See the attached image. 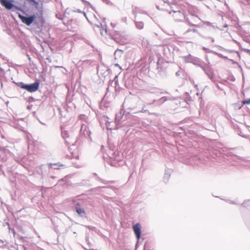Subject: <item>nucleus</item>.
<instances>
[{
    "label": "nucleus",
    "mask_w": 250,
    "mask_h": 250,
    "mask_svg": "<svg viewBox=\"0 0 250 250\" xmlns=\"http://www.w3.org/2000/svg\"><path fill=\"white\" fill-rule=\"evenodd\" d=\"M182 58L185 62L192 63L194 65H197L199 66L200 65V64H199V59L191 55L190 54H188L187 56H183L182 57Z\"/></svg>",
    "instance_id": "obj_1"
},
{
    "label": "nucleus",
    "mask_w": 250,
    "mask_h": 250,
    "mask_svg": "<svg viewBox=\"0 0 250 250\" xmlns=\"http://www.w3.org/2000/svg\"><path fill=\"white\" fill-rule=\"evenodd\" d=\"M146 16L144 15H135V24L136 28L138 29H142L144 28V22L140 20H144Z\"/></svg>",
    "instance_id": "obj_2"
},
{
    "label": "nucleus",
    "mask_w": 250,
    "mask_h": 250,
    "mask_svg": "<svg viewBox=\"0 0 250 250\" xmlns=\"http://www.w3.org/2000/svg\"><path fill=\"white\" fill-rule=\"evenodd\" d=\"M14 1V0H0L1 4L7 10H11L13 8L19 10L20 8L13 4Z\"/></svg>",
    "instance_id": "obj_3"
},
{
    "label": "nucleus",
    "mask_w": 250,
    "mask_h": 250,
    "mask_svg": "<svg viewBox=\"0 0 250 250\" xmlns=\"http://www.w3.org/2000/svg\"><path fill=\"white\" fill-rule=\"evenodd\" d=\"M18 16L22 22L26 24L27 25H31L36 18L35 15H33L30 17H25L19 14Z\"/></svg>",
    "instance_id": "obj_4"
},
{
    "label": "nucleus",
    "mask_w": 250,
    "mask_h": 250,
    "mask_svg": "<svg viewBox=\"0 0 250 250\" xmlns=\"http://www.w3.org/2000/svg\"><path fill=\"white\" fill-rule=\"evenodd\" d=\"M40 83L38 82H36L33 83L26 84L25 89L30 92L36 91L39 87Z\"/></svg>",
    "instance_id": "obj_5"
},
{
    "label": "nucleus",
    "mask_w": 250,
    "mask_h": 250,
    "mask_svg": "<svg viewBox=\"0 0 250 250\" xmlns=\"http://www.w3.org/2000/svg\"><path fill=\"white\" fill-rule=\"evenodd\" d=\"M81 133L85 137H89L90 135V131L88 129L86 124H82L80 130Z\"/></svg>",
    "instance_id": "obj_6"
},
{
    "label": "nucleus",
    "mask_w": 250,
    "mask_h": 250,
    "mask_svg": "<svg viewBox=\"0 0 250 250\" xmlns=\"http://www.w3.org/2000/svg\"><path fill=\"white\" fill-rule=\"evenodd\" d=\"M141 226L139 223L136 224L133 226V230L138 239H139L141 237Z\"/></svg>",
    "instance_id": "obj_7"
},
{
    "label": "nucleus",
    "mask_w": 250,
    "mask_h": 250,
    "mask_svg": "<svg viewBox=\"0 0 250 250\" xmlns=\"http://www.w3.org/2000/svg\"><path fill=\"white\" fill-rule=\"evenodd\" d=\"M75 210L77 213L82 217H85L86 215L85 211L83 208H81L79 204H77L75 207Z\"/></svg>",
    "instance_id": "obj_8"
},
{
    "label": "nucleus",
    "mask_w": 250,
    "mask_h": 250,
    "mask_svg": "<svg viewBox=\"0 0 250 250\" xmlns=\"http://www.w3.org/2000/svg\"><path fill=\"white\" fill-rule=\"evenodd\" d=\"M205 71V73L208 76L209 78L212 81H214L213 74L212 71L209 68H206L202 65H200Z\"/></svg>",
    "instance_id": "obj_9"
},
{
    "label": "nucleus",
    "mask_w": 250,
    "mask_h": 250,
    "mask_svg": "<svg viewBox=\"0 0 250 250\" xmlns=\"http://www.w3.org/2000/svg\"><path fill=\"white\" fill-rule=\"evenodd\" d=\"M170 172L167 170H166L164 176V180L165 182H167L168 181V180L170 177Z\"/></svg>",
    "instance_id": "obj_10"
},
{
    "label": "nucleus",
    "mask_w": 250,
    "mask_h": 250,
    "mask_svg": "<svg viewBox=\"0 0 250 250\" xmlns=\"http://www.w3.org/2000/svg\"><path fill=\"white\" fill-rule=\"evenodd\" d=\"M26 1L31 5H35L36 8H37L39 5V2L35 0H26Z\"/></svg>",
    "instance_id": "obj_11"
},
{
    "label": "nucleus",
    "mask_w": 250,
    "mask_h": 250,
    "mask_svg": "<svg viewBox=\"0 0 250 250\" xmlns=\"http://www.w3.org/2000/svg\"><path fill=\"white\" fill-rule=\"evenodd\" d=\"M9 69V66L7 64H4L3 65L0 64V70L1 71H5L8 70Z\"/></svg>",
    "instance_id": "obj_12"
},
{
    "label": "nucleus",
    "mask_w": 250,
    "mask_h": 250,
    "mask_svg": "<svg viewBox=\"0 0 250 250\" xmlns=\"http://www.w3.org/2000/svg\"><path fill=\"white\" fill-rule=\"evenodd\" d=\"M49 165L50 167L54 169H58L59 167L62 166V165H60L59 164H52L50 163L49 164Z\"/></svg>",
    "instance_id": "obj_13"
},
{
    "label": "nucleus",
    "mask_w": 250,
    "mask_h": 250,
    "mask_svg": "<svg viewBox=\"0 0 250 250\" xmlns=\"http://www.w3.org/2000/svg\"><path fill=\"white\" fill-rule=\"evenodd\" d=\"M27 84H25L22 82H19L17 83V85L22 89H25Z\"/></svg>",
    "instance_id": "obj_14"
},
{
    "label": "nucleus",
    "mask_w": 250,
    "mask_h": 250,
    "mask_svg": "<svg viewBox=\"0 0 250 250\" xmlns=\"http://www.w3.org/2000/svg\"><path fill=\"white\" fill-rule=\"evenodd\" d=\"M115 120L117 123V125H119V121L120 120V116H119L118 115H116Z\"/></svg>",
    "instance_id": "obj_15"
},
{
    "label": "nucleus",
    "mask_w": 250,
    "mask_h": 250,
    "mask_svg": "<svg viewBox=\"0 0 250 250\" xmlns=\"http://www.w3.org/2000/svg\"><path fill=\"white\" fill-rule=\"evenodd\" d=\"M244 104H250V98L244 101Z\"/></svg>",
    "instance_id": "obj_16"
},
{
    "label": "nucleus",
    "mask_w": 250,
    "mask_h": 250,
    "mask_svg": "<svg viewBox=\"0 0 250 250\" xmlns=\"http://www.w3.org/2000/svg\"><path fill=\"white\" fill-rule=\"evenodd\" d=\"M174 13L176 14V15H183V14L180 12V11H175L174 12Z\"/></svg>",
    "instance_id": "obj_17"
},
{
    "label": "nucleus",
    "mask_w": 250,
    "mask_h": 250,
    "mask_svg": "<svg viewBox=\"0 0 250 250\" xmlns=\"http://www.w3.org/2000/svg\"><path fill=\"white\" fill-rule=\"evenodd\" d=\"M120 53H122V52L121 51V50H116L115 52V55H116L117 54H120Z\"/></svg>",
    "instance_id": "obj_18"
},
{
    "label": "nucleus",
    "mask_w": 250,
    "mask_h": 250,
    "mask_svg": "<svg viewBox=\"0 0 250 250\" xmlns=\"http://www.w3.org/2000/svg\"><path fill=\"white\" fill-rule=\"evenodd\" d=\"M190 31H192V32H196V29H192V30L188 29V30L187 31V32H190Z\"/></svg>",
    "instance_id": "obj_19"
},
{
    "label": "nucleus",
    "mask_w": 250,
    "mask_h": 250,
    "mask_svg": "<svg viewBox=\"0 0 250 250\" xmlns=\"http://www.w3.org/2000/svg\"><path fill=\"white\" fill-rule=\"evenodd\" d=\"M74 12H78V13H83V12H82L81 10H80V9H77L76 10H75L74 11Z\"/></svg>",
    "instance_id": "obj_20"
},
{
    "label": "nucleus",
    "mask_w": 250,
    "mask_h": 250,
    "mask_svg": "<svg viewBox=\"0 0 250 250\" xmlns=\"http://www.w3.org/2000/svg\"><path fill=\"white\" fill-rule=\"evenodd\" d=\"M113 39L114 41H115L116 42H119V40H118V39H117V38H116V37H113Z\"/></svg>",
    "instance_id": "obj_21"
},
{
    "label": "nucleus",
    "mask_w": 250,
    "mask_h": 250,
    "mask_svg": "<svg viewBox=\"0 0 250 250\" xmlns=\"http://www.w3.org/2000/svg\"><path fill=\"white\" fill-rule=\"evenodd\" d=\"M84 118H85V115H81L80 116V119H83Z\"/></svg>",
    "instance_id": "obj_22"
},
{
    "label": "nucleus",
    "mask_w": 250,
    "mask_h": 250,
    "mask_svg": "<svg viewBox=\"0 0 250 250\" xmlns=\"http://www.w3.org/2000/svg\"><path fill=\"white\" fill-rule=\"evenodd\" d=\"M83 15H84V16L86 17V19H87V17H86V13L85 12H83Z\"/></svg>",
    "instance_id": "obj_23"
},
{
    "label": "nucleus",
    "mask_w": 250,
    "mask_h": 250,
    "mask_svg": "<svg viewBox=\"0 0 250 250\" xmlns=\"http://www.w3.org/2000/svg\"><path fill=\"white\" fill-rule=\"evenodd\" d=\"M102 23H100V25H97V26H98V27H100L101 26H102Z\"/></svg>",
    "instance_id": "obj_24"
},
{
    "label": "nucleus",
    "mask_w": 250,
    "mask_h": 250,
    "mask_svg": "<svg viewBox=\"0 0 250 250\" xmlns=\"http://www.w3.org/2000/svg\"><path fill=\"white\" fill-rule=\"evenodd\" d=\"M188 23H189V24H191V25H195V24H193V23H190L189 21L188 22Z\"/></svg>",
    "instance_id": "obj_25"
},
{
    "label": "nucleus",
    "mask_w": 250,
    "mask_h": 250,
    "mask_svg": "<svg viewBox=\"0 0 250 250\" xmlns=\"http://www.w3.org/2000/svg\"><path fill=\"white\" fill-rule=\"evenodd\" d=\"M216 85L218 88H220V86L218 84H217Z\"/></svg>",
    "instance_id": "obj_26"
},
{
    "label": "nucleus",
    "mask_w": 250,
    "mask_h": 250,
    "mask_svg": "<svg viewBox=\"0 0 250 250\" xmlns=\"http://www.w3.org/2000/svg\"><path fill=\"white\" fill-rule=\"evenodd\" d=\"M164 0V1L165 2H167V0Z\"/></svg>",
    "instance_id": "obj_27"
},
{
    "label": "nucleus",
    "mask_w": 250,
    "mask_h": 250,
    "mask_svg": "<svg viewBox=\"0 0 250 250\" xmlns=\"http://www.w3.org/2000/svg\"><path fill=\"white\" fill-rule=\"evenodd\" d=\"M83 1L85 2L84 0H82ZM85 2L87 3L88 4H89V2L85 1Z\"/></svg>",
    "instance_id": "obj_28"
},
{
    "label": "nucleus",
    "mask_w": 250,
    "mask_h": 250,
    "mask_svg": "<svg viewBox=\"0 0 250 250\" xmlns=\"http://www.w3.org/2000/svg\"><path fill=\"white\" fill-rule=\"evenodd\" d=\"M150 92H151V93H155V92H154V91H151Z\"/></svg>",
    "instance_id": "obj_29"
},
{
    "label": "nucleus",
    "mask_w": 250,
    "mask_h": 250,
    "mask_svg": "<svg viewBox=\"0 0 250 250\" xmlns=\"http://www.w3.org/2000/svg\"><path fill=\"white\" fill-rule=\"evenodd\" d=\"M111 25L113 26V23H111Z\"/></svg>",
    "instance_id": "obj_30"
},
{
    "label": "nucleus",
    "mask_w": 250,
    "mask_h": 250,
    "mask_svg": "<svg viewBox=\"0 0 250 250\" xmlns=\"http://www.w3.org/2000/svg\"><path fill=\"white\" fill-rule=\"evenodd\" d=\"M88 62V61H84V62Z\"/></svg>",
    "instance_id": "obj_31"
},
{
    "label": "nucleus",
    "mask_w": 250,
    "mask_h": 250,
    "mask_svg": "<svg viewBox=\"0 0 250 250\" xmlns=\"http://www.w3.org/2000/svg\"><path fill=\"white\" fill-rule=\"evenodd\" d=\"M101 34L102 35L103 34V32L102 31H101Z\"/></svg>",
    "instance_id": "obj_32"
}]
</instances>
